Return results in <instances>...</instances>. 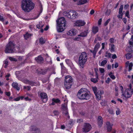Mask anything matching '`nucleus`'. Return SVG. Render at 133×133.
I'll use <instances>...</instances> for the list:
<instances>
[{"instance_id":"27","label":"nucleus","mask_w":133,"mask_h":133,"mask_svg":"<svg viewBox=\"0 0 133 133\" xmlns=\"http://www.w3.org/2000/svg\"><path fill=\"white\" fill-rule=\"evenodd\" d=\"M132 55L131 53H128L125 55L126 58L127 59H129L131 58Z\"/></svg>"},{"instance_id":"26","label":"nucleus","mask_w":133,"mask_h":133,"mask_svg":"<svg viewBox=\"0 0 133 133\" xmlns=\"http://www.w3.org/2000/svg\"><path fill=\"white\" fill-rule=\"evenodd\" d=\"M72 16L71 17L72 18H76L77 17L78 14L75 11H72Z\"/></svg>"},{"instance_id":"58","label":"nucleus","mask_w":133,"mask_h":133,"mask_svg":"<svg viewBox=\"0 0 133 133\" xmlns=\"http://www.w3.org/2000/svg\"><path fill=\"white\" fill-rule=\"evenodd\" d=\"M63 107L64 108H65V109L66 110V112L65 113V115L66 116L68 115L69 113L68 111H67L66 108L64 106Z\"/></svg>"},{"instance_id":"9","label":"nucleus","mask_w":133,"mask_h":133,"mask_svg":"<svg viewBox=\"0 0 133 133\" xmlns=\"http://www.w3.org/2000/svg\"><path fill=\"white\" fill-rule=\"evenodd\" d=\"M38 96L43 101L44 103L48 101V98L47 94L44 92H41L39 94H38Z\"/></svg>"},{"instance_id":"51","label":"nucleus","mask_w":133,"mask_h":133,"mask_svg":"<svg viewBox=\"0 0 133 133\" xmlns=\"http://www.w3.org/2000/svg\"><path fill=\"white\" fill-rule=\"evenodd\" d=\"M53 113L55 116H57L59 115V112L57 111H54L53 112Z\"/></svg>"},{"instance_id":"63","label":"nucleus","mask_w":133,"mask_h":133,"mask_svg":"<svg viewBox=\"0 0 133 133\" xmlns=\"http://www.w3.org/2000/svg\"><path fill=\"white\" fill-rule=\"evenodd\" d=\"M83 121V120L81 118V119H78L77 120V122H78L79 123H81V122H82Z\"/></svg>"},{"instance_id":"57","label":"nucleus","mask_w":133,"mask_h":133,"mask_svg":"<svg viewBox=\"0 0 133 133\" xmlns=\"http://www.w3.org/2000/svg\"><path fill=\"white\" fill-rule=\"evenodd\" d=\"M79 114H80L82 116H84L85 114V112H83V111L80 112H79Z\"/></svg>"},{"instance_id":"52","label":"nucleus","mask_w":133,"mask_h":133,"mask_svg":"<svg viewBox=\"0 0 133 133\" xmlns=\"http://www.w3.org/2000/svg\"><path fill=\"white\" fill-rule=\"evenodd\" d=\"M99 71L101 73H104L105 71V70L103 68H100L99 69Z\"/></svg>"},{"instance_id":"23","label":"nucleus","mask_w":133,"mask_h":133,"mask_svg":"<svg viewBox=\"0 0 133 133\" xmlns=\"http://www.w3.org/2000/svg\"><path fill=\"white\" fill-rule=\"evenodd\" d=\"M70 83H68V82H64V85L65 87V88L67 89H69L71 88V86L72 85V83H71L70 86H69V84Z\"/></svg>"},{"instance_id":"22","label":"nucleus","mask_w":133,"mask_h":133,"mask_svg":"<svg viewBox=\"0 0 133 133\" xmlns=\"http://www.w3.org/2000/svg\"><path fill=\"white\" fill-rule=\"evenodd\" d=\"M32 35V34L29 33L27 32L24 36L25 39L26 40H27L28 39L30 38Z\"/></svg>"},{"instance_id":"47","label":"nucleus","mask_w":133,"mask_h":133,"mask_svg":"<svg viewBox=\"0 0 133 133\" xmlns=\"http://www.w3.org/2000/svg\"><path fill=\"white\" fill-rule=\"evenodd\" d=\"M9 59L11 61H17L16 59L15 58L12 57H10Z\"/></svg>"},{"instance_id":"32","label":"nucleus","mask_w":133,"mask_h":133,"mask_svg":"<svg viewBox=\"0 0 133 133\" xmlns=\"http://www.w3.org/2000/svg\"><path fill=\"white\" fill-rule=\"evenodd\" d=\"M111 54L110 53H108L107 51L105 52V57L107 58H110L111 57Z\"/></svg>"},{"instance_id":"48","label":"nucleus","mask_w":133,"mask_h":133,"mask_svg":"<svg viewBox=\"0 0 133 133\" xmlns=\"http://www.w3.org/2000/svg\"><path fill=\"white\" fill-rule=\"evenodd\" d=\"M24 99L25 101H30L31 100V99L29 98L28 96L27 97H25L24 98Z\"/></svg>"},{"instance_id":"18","label":"nucleus","mask_w":133,"mask_h":133,"mask_svg":"<svg viewBox=\"0 0 133 133\" xmlns=\"http://www.w3.org/2000/svg\"><path fill=\"white\" fill-rule=\"evenodd\" d=\"M12 86L14 89H15L17 91L19 90L20 89V87H19L18 83L17 82H13L12 84Z\"/></svg>"},{"instance_id":"20","label":"nucleus","mask_w":133,"mask_h":133,"mask_svg":"<svg viewBox=\"0 0 133 133\" xmlns=\"http://www.w3.org/2000/svg\"><path fill=\"white\" fill-rule=\"evenodd\" d=\"M35 59L38 63H41L43 61V58L41 56H39L35 58Z\"/></svg>"},{"instance_id":"43","label":"nucleus","mask_w":133,"mask_h":133,"mask_svg":"<svg viewBox=\"0 0 133 133\" xmlns=\"http://www.w3.org/2000/svg\"><path fill=\"white\" fill-rule=\"evenodd\" d=\"M31 88V87L30 86H24L23 87V88L24 89H26L28 90L29 91L30 90V89Z\"/></svg>"},{"instance_id":"13","label":"nucleus","mask_w":133,"mask_h":133,"mask_svg":"<svg viewBox=\"0 0 133 133\" xmlns=\"http://www.w3.org/2000/svg\"><path fill=\"white\" fill-rule=\"evenodd\" d=\"M76 34V30L75 29H72L68 31L67 34L68 35L74 36Z\"/></svg>"},{"instance_id":"34","label":"nucleus","mask_w":133,"mask_h":133,"mask_svg":"<svg viewBox=\"0 0 133 133\" xmlns=\"http://www.w3.org/2000/svg\"><path fill=\"white\" fill-rule=\"evenodd\" d=\"M112 72H109V75L112 79H115L116 77L114 75H112Z\"/></svg>"},{"instance_id":"31","label":"nucleus","mask_w":133,"mask_h":133,"mask_svg":"<svg viewBox=\"0 0 133 133\" xmlns=\"http://www.w3.org/2000/svg\"><path fill=\"white\" fill-rule=\"evenodd\" d=\"M97 78H91L90 79L91 81L93 82L94 83H97L98 82V79L97 78H98V76H97Z\"/></svg>"},{"instance_id":"17","label":"nucleus","mask_w":133,"mask_h":133,"mask_svg":"<svg viewBox=\"0 0 133 133\" xmlns=\"http://www.w3.org/2000/svg\"><path fill=\"white\" fill-rule=\"evenodd\" d=\"M65 62L66 64L69 66L71 68H73L74 65L72 63L71 61L68 59H66L65 60Z\"/></svg>"},{"instance_id":"19","label":"nucleus","mask_w":133,"mask_h":133,"mask_svg":"<svg viewBox=\"0 0 133 133\" xmlns=\"http://www.w3.org/2000/svg\"><path fill=\"white\" fill-rule=\"evenodd\" d=\"M126 66L127 67L129 65V70L128 71H130L132 69V67L133 66V64L132 63H129V61H127L125 63Z\"/></svg>"},{"instance_id":"2","label":"nucleus","mask_w":133,"mask_h":133,"mask_svg":"<svg viewBox=\"0 0 133 133\" xmlns=\"http://www.w3.org/2000/svg\"><path fill=\"white\" fill-rule=\"evenodd\" d=\"M34 4L31 0H22L21 3V7L25 12H28L33 10Z\"/></svg>"},{"instance_id":"14","label":"nucleus","mask_w":133,"mask_h":133,"mask_svg":"<svg viewBox=\"0 0 133 133\" xmlns=\"http://www.w3.org/2000/svg\"><path fill=\"white\" fill-rule=\"evenodd\" d=\"M68 82V83H70L69 85V86H70L71 83H72V77L70 76H66L64 82Z\"/></svg>"},{"instance_id":"37","label":"nucleus","mask_w":133,"mask_h":133,"mask_svg":"<svg viewBox=\"0 0 133 133\" xmlns=\"http://www.w3.org/2000/svg\"><path fill=\"white\" fill-rule=\"evenodd\" d=\"M81 36L79 35L77 37H75L74 38V40L75 41H80L81 39Z\"/></svg>"},{"instance_id":"38","label":"nucleus","mask_w":133,"mask_h":133,"mask_svg":"<svg viewBox=\"0 0 133 133\" xmlns=\"http://www.w3.org/2000/svg\"><path fill=\"white\" fill-rule=\"evenodd\" d=\"M107 63V61L106 60H103L101 63V66H104Z\"/></svg>"},{"instance_id":"29","label":"nucleus","mask_w":133,"mask_h":133,"mask_svg":"<svg viewBox=\"0 0 133 133\" xmlns=\"http://www.w3.org/2000/svg\"><path fill=\"white\" fill-rule=\"evenodd\" d=\"M87 34V32L84 31L81 33L79 35L81 37H83L86 36Z\"/></svg>"},{"instance_id":"61","label":"nucleus","mask_w":133,"mask_h":133,"mask_svg":"<svg viewBox=\"0 0 133 133\" xmlns=\"http://www.w3.org/2000/svg\"><path fill=\"white\" fill-rule=\"evenodd\" d=\"M102 19L101 18L98 21V24L99 25H100L101 24V23L102 22Z\"/></svg>"},{"instance_id":"45","label":"nucleus","mask_w":133,"mask_h":133,"mask_svg":"<svg viewBox=\"0 0 133 133\" xmlns=\"http://www.w3.org/2000/svg\"><path fill=\"white\" fill-rule=\"evenodd\" d=\"M5 94L6 96H8V97L10 96L11 95V92L10 91H5Z\"/></svg>"},{"instance_id":"56","label":"nucleus","mask_w":133,"mask_h":133,"mask_svg":"<svg viewBox=\"0 0 133 133\" xmlns=\"http://www.w3.org/2000/svg\"><path fill=\"white\" fill-rule=\"evenodd\" d=\"M120 113L121 111L119 109H118L116 111V114L117 115L119 114Z\"/></svg>"},{"instance_id":"36","label":"nucleus","mask_w":133,"mask_h":133,"mask_svg":"<svg viewBox=\"0 0 133 133\" xmlns=\"http://www.w3.org/2000/svg\"><path fill=\"white\" fill-rule=\"evenodd\" d=\"M43 25L42 23H39V24L37 25L36 26L37 28L39 29L43 27Z\"/></svg>"},{"instance_id":"21","label":"nucleus","mask_w":133,"mask_h":133,"mask_svg":"<svg viewBox=\"0 0 133 133\" xmlns=\"http://www.w3.org/2000/svg\"><path fill=\"white\" fill-rule=\"evenodd\" d=\"M64 14L65 16H67L68 18L71 19L72 15L73 14H72V11H70L68 12H64Z\"/></svg>"},{"instance_id":"1","label":"nucleus","mask_w":133,"mask_h":133,"mask_svg":"<svg viewBox=\"0 0 133 133\" xmlns=\"http://www.w3.org/2000/svg\"><path fill=\"white\" fill-rule=\"evenodd\" d=\"M27 47L23 42H9L6 46L5 51L6 53H12L17 50L19 51Z\"/></svg>"},{"instance_id":"54","label":"nucleus","mask_w":133,"mask_h":133,"mask_svg":"<svg viewBox=\"0 0 133 133\" xmlns=\"http://www.w3.org/2000/svg\"><path fill=\"white\" fill-rule=\"evenodd\" d=\"M129 11H127L125 13V16L127 17L128 18H129L130 17L129 15Z\"/></svg>"},{"instance_id":"40","label":"nucleus","mask_w":133,"mask_h":133,"mask_svg":"<svg viewBox=\"0 0 133 133\" xmlns=\"http://www.w3.org/2000/svg\"><path fill=\"white\" fill-rule=\"evenodd\" d=\"M110 21V18L108 19L104 24V26H106L107 25Z\"/></svg>"},{"instance_id":"44","label":"nucleus","mask_w":133,"mask_h":133,"mask_svg":"<svg viewBox=\"0 0 133 133\" xmlns=\"http://www.w3.org/2000/svg\"><path fill=\"white\" fill-rule=\"evenodd\" d=\"M28 84L32 86H34L35 85V82L33 81H29Z\"/></svg>"},{"instance_id":"50","label":"nucleus","mask_w":133,"mask_h":133,"mask_svg":"<svg viewBox=\"0 0 133 133\" xmlns=\"http://www.w3.org/2000/svg\"><path fill=\"white\" fill-rule=\"evenodd\" d=\"M108 112L110 114H114V111H113V110L112 109H109L108 110Z\"/></svg>"},{"instance_id":"15","label":"nucleus","mask_w":133,"mask_h":133,"mask_svg":"<svg viewBox=\"0 0 133 133\" xmlns=\"http://www.w3.org/2000/svg\"><path fill=\"white\" fill-rule=\"evenodd\" d=\"M97 124L98 126L100 127L103 124V120L102 117L101 116H99L97 119Z\"/></svg>"},{"instance_id":"46","label":"nucleus","mask_w":133,"mask_h":133,"mask_svg":"<svg viewBox=\"0 0 133 133\" xmlns=\"http://www.w3.org/2000/svg\"><path fill=\"white\" fill-rule=\"evenodd\" d=\"M111 12V11L110 10H107L105 13V15L108 16L110 14Z\"/></svg>"},{"instance_id":"28","label":"nucleus","mask_w":133,"mask_h":133,"mask_svg":"<svg viewBox=\"0 0 133 133\" xmlns=\"http://www.w3.org/2000/svg\"><path fill=\"white\" fill-rule=\"evenodd\" d=\"M52 101H54L56 103H60V100L58 98H53L52 99Z\"/></svg>"},{"instance_id":"7","label":"nucleus","mask_w":133,"mask_h":133,"mask_svg":"<svg viewBox=\"0 0 133 133\" xmlns=\"http://www.w3.org/2000/svg\"><path fill=\"white\" fill-rule=\"evenodd\" d=\"M130 89L129 88L127 89L124 92H123L121 95L122 96H123L126 98H128L130 97L131 96L132 94L130 93Z\"/></svg>"},{"instance_id":"64","label":"nucleus","mask_w":133,"mask_h":133,"mask_svg":"<svg viewBox=\"0 0 133 133\" xmlns=\"http://www.w3.org/2000/svg\"><path fill=\"white\" fill-rule=\"evenodd\" d=\"M118 66V64L117 62L115 64L114 67L115 68H117Z\"/></svg>"},{"instance_id":"3","label":"nucleus","mask_w":133,"mask_h":133,"mask_svg":"<svg viewBox=\"0 0 133 133\" xmlns=\"http://www.w3.org/2000/svg\"><path fill=\"white\" fill-rule=\"evenodd\" d=\"M77 95L79 99L82 100H88L91 96L90 91L85 88L81 89L78 91Z\"/></svg>"},{"instance_id":"12","label":"nucleus","mask_w":133,"mask_h":133,"mask_svg":"<svg viewBox=\"0 0 133 133\" xmlns=\"http://www.w3.org/2000/svg\"><path fill=\"white\" fill-rule=\"evenodd\" d=\"M106 124L107 132H110L111 131L112 129V127L113 126V124H111L110 122L108 121L107 122Z\"/></svg>"},{"instance_id":"62","label":"nucleus","mask_w":133,"mask_h":133,"mask_svg":"<svg viewBox=\"0 0 133 133\" xmlns=\"http://www.w3.org/2000/svg\"><path fill=\"white\" fill-rule=\"evenodd\" d=\"M112 59H115L117 58V57L116 55L115 54H114L112 55Z\"/></svg>"},{"instance_id":"59","label":"nucleus","mask_w":133,"mask_h":133,"mask_svg":"<svg viewBox=\"0 0 133 133\" xmlns=\"http://www.w3.org/2000/svg\"><path fill=\"white\" fill-rule=\"evenodd\" d=\"M0 21L3 22L4 21V19L2 16L0 15Z\"/></svg>"},{"instance_id":"42","label":"nucleus","mask_w":133,"mask_h":133,"mask_svg":"<svg viewBox=\"0 0 133 133\" xmlns=\"http://www.w3.org/2000/svg\"><path fill=\"white\" fill-rule=\"evenodd\" d=\"M101 41H102L101 38L100 37H98L95 38L94 42Z\"/></svg>"},{"instance_id":"8","label":"nucleus","mask_w":133,"mask_h":133,"mask_svg":"<svg viewBox=\"0 0 133 133\" xmlns=\"http://www.w3.org/2000/svg\"><path fill=\"white\" fill-rule=\"evenodd\" d=\"M91 128V125L88 123H85L84 127L82 128L83 131L84 132H89Z\"/></svg>"},{"instance_id":"60","label":"nucleus","mask_w":133,"mask_h":133,"mask_svg":"<svg viewBox=\"0 0 133 133\" xmlns=\"http://www.w3.org/2000/svg\"><path fill=\"white\" fill-rule=\"evenodd\" d=\"M20 100V98L19 97H17V98H15L14 99V100L15 101H19Z\"/></svg>"},{"instance_id":"49","label":"nucleus","mask_w":133,"mask_h":133,"mask_svg":"<svg viewBox=\"0 0 133 133\" xmlns=\"http://www.w3.org/2000/svg\"><path fill=\"white\" fill-rule=\"evenodd\" d=\"M29 81V80L26 79H24L23 80V82L26 84H28Z\"/></svg>"},{"instance_id":"33","label":"nucleus","mask_w":133,"mask_h":133,"mask_svg":"<svg viewBox=\"0 0 133 133\" xmlns=\"http://www.w3.org/2000/svg\"><path fill=\"white\" fill-rule=\"evenodd\" d=\"M110 51L112 53L115 51L114 45L112 44L111 46V48L110 49Z\"/></svg>"},{"instance_id":"55","label":"nucleus","mask_w":133,"mask_h":133,"mask_svg":"<svg viewBox=\"0 0 133 133\" xmlns=\"http://www.w3.org/2000/svg\"><path fill=\"white\" fill-rule=\"evenodd\" d=\"M123 14H119L117 16V17L118 18L122 19V18Z\"/></svg>"},{"instance_id":"11","label":"nucleus","mask_w":133,"mask_h":133,"mask_svg":"<svg viewBox=\"0 0 133 133\" xmlns=\"http://www.w3.org/2000/svg\"><path fill=\"white\" fill-rule=\"evenodd\" d=\"M85 23L84 21L80 20L76 21L75 23V24L76 26L80 27L84 26Z\"/></svg>"},{"instance_id":"16","label":"nucleus","mask_w":133,"mask_h":133,"mask_svg":"<svg viewBox=\"0 0 133 133\" xmlns=\"http://www.w3.org/2000/svg\"><path fill=\"white\" fill-rule=\"evenodd\" d=\"M49 69L48 68L43 69L42 68H39L38 70V73L43 75H44L47 73V72Z\"/></svg>"},{"instance_id":"39","label":"nucleus","mask_w":133,"mask_h":133,"mask_svg":"<svg viewBox=\"0 0 133 133\" xmlns=\"http://www.w3.org/2000/svg\"><path fill=\"white\" fill-rule=\"evenodd\" d=\"M100 47V44L98 43H97L95 46L94 49L97 51L98 49Z\"/></svg>"},{"instance_id":"6","label":"nucleus","mask_w":133,"mask_h":133,"mask_svg":"<svg viewBox=\"0 0 133 133\" xmlns=\"http://www.w3.org/2000/svg\"><path fill=\"white\" fill-rule=\"evenodd\" d=\"M92 89L96 96V99L97 100H99L101 99V95L104 93L103 91L101 90H98L97 91V88L96 87H93Z\"/></svg>"},{"instance_id":"10","label":"nucleus","mask_w":133,"mask_h":133,"mask_svg":"<svg viewBox=\"0 0 133 133\" xmlns=\"http://www.w3.org/2000/svg\"><path fill=\"white\" fill-rule=\"evenodd\" d=\"M30 129L31 131H34L35 133H40L41 132L40 129L35 125L31 126L30 127Z\"/></svg>"},{"instance_id":"53","label":"nucleus","mask_w":133,"mask_h":133,"mask_svg":"<svg viewBox=\"0 0 133 133\" xmlns=\"http://www.w3.org/2000/svg\"><path fill=\"white\" fill-rule=\"evenodd\" d=\"M110 78L109 77H108L107 78V80L105 82L109 84L110 82Z\"/></svg>"},{"instance_id":"5","label":"nucleus","mask_w":133,"mask_h":133,"mask_svg":"<svg viewBox=\"0 0 133 133\" xmlns=\"http://www.w3.org/2000/svg\"><path fill=\"white\" fill-rule=\"evenodd\" d=\"M87 55L85 52H82L79 57V65L80 67L83 68L84 64L87 61Z\"/></svg>"},{"instance_id":"4","label":"nucleus","mask_w":133,"mask_h":133,"mask_svg":"<svg viewBox=\"0 0 133 133\" xmlns=\"http://www.w3.org/2000/svg\"><path fill=\"white\" fill-rule=\"evenodd\" d=\"M57 29L58 32H62L65 29L66 21L65 18L62 17L56 21Z\"/></svg>"},{"instance_id":"24","label":"nucleus","mask_w":133,"mask_h":133,"mask_svg":"<svg viewBox=\"0 0 133 133\" xmlns=\"http://www.w3.org/2000/svg\"><path fill=\"white\" fill-rule=\"evenodd\" d=\"M88 0H80L78 3V4L80 5L83 4L88 2Z\"/></svg>"},{"instance_id":"35","label":"nucleus","mask_w":133,"mask_h":133,"mask_svg":"<svg viewBox=\"0 0 133 133\" xmlns=\"http://www.w3.org/2000/svg\"><path fill=\"white\" fill-rule=\"evenodd\" d=\"M123 5H121L120 8L119 10V14H122L123 10Z\"/></svg>"},{"instance_id":"25","label":"nucleus","mask_w":133,"mask_h":133,"mask_svg":"<svg viewBox=\"0 0 133 133\" xmlns=\"http://www.w3.org/2000/svg\"><path fill=\"white\" fill-rule=\"evenodd\" d=\"M92 32L94 34H95L98 31V28L97 26L93 27L92 28Z\"/></svg>"},{"instance_id":"30","label":"nucleus","mask_w":133,"mask_h":133,"mask_svg":"<svg viewBox=\"0 0 133 133\" xmlns=\"http://www.w3.org/2000/svg\"><path fill=\"white\" fill-rule=\"evenodd\" d=\"M97 51L95 50L94 49L93 50H91L90 51V52L93 54V57L94 58L96 57V54Z\"/></svg>"},{"instance_id":"41","label":"nucleus","mask_w":133,"mask_h":133,"mask_svg":"<svg viewBox=\"0 0 133 133\" xmlns=\"http://www.w3.org/2000/svg\"><path fill=\"white\" fill-rule=\"evenodd\" d=\"M100 104L102 106H105L107 105V102L105 101H102L100 102Z\"/></svg>"}]
</instances>
